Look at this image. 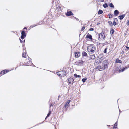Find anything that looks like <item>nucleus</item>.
Masks as SVG:
<instances>
[{"label": "nucleus", "mask_w": 129, "mask_h": 129, "mask_svg": "<svg viewBox=\"0 0 129 129\" xmlns=\"http://www.w3.org/2000/svg\"><path fill=\"white\" fill-rule=\"evenodd\" d=\"M95 57L94 55H90V58L94 60L95 58Z\"/></svg>", "instance_id": "obj_11"}, {"label": "nucleus", "mask_w": 129, "mask_h": 129, "mask_svg": "<svg viewBox=\"0 0 129 129\" xmlns=\"http://www.w3.org/2000/svg\"><path fill=\"white\" fill-rule=\"evenodd\" d=\"M129 68V65H127V66H125L123 68L119 70V72H123L124 71L125 69H127V68Z\"/></svg>", "instance_id": "obj_7"}, {"label": "nucleus", "mask_w": 129, "mask_h": 129, "mask_svg": "<svg viewBox=\"0 0 129 129\" xmlns=\"http://www.w3.org/2000/svg\"><path fill=\"white\" fill-rule=\"evenodd\" d=\"M100 24V23H97V25H99V24Z\"/></svg>", "instance_id": "obj_45"}, {"label": "nucleus", "mask_w": 129, "mask_h": 129, "mask_svg": "<svg viewBox=\"0 0 129 129\" xmlns=\"http://www.w3.org/2000/svg\"><path fill=\"white\" fill-rule=\"evenodd\" d=\"M106 44H108V43L107 42H106Z\"/></svg>", "instance_id": "obj_44"}, {"label": "nucleus", "mask_w": 129, "mask_h": 129, "mask_svg": "<svg viewBox=\"0 0 129 129\" xmlns=\"http://www.w3.org/2000/svg\"><path fill=\"white\" fill-rule=\"evenodd\" d=\"M114 30L112 28H111V30L110 31V34H113L114 33Z\"/></svg>", "instance_id": "obj_21"}, {"label": "nucleus", "mask_w": 129, "mask_h": 129, "mask_svg": "<svg viewBox=\"0 0 129 129\" xmlns=\"http://www.w3.org/2000/svg\"><path fill=\"white\" fill-rule=\"evenodd\" d=\"M70 102V100H69L68 101L66 102L65 105L64 107L65 108H66L67 107L68 105L69 104Z\"/></svg>", "instance_id": "obj_14"}, {"label": "nucleus", "mask_w": 129, "mask_h": 129, "mask_svg": "<svg viewBox=\"0 0 129 129\" xmlns=\"http://www.w3.org/2000/svg\"><path fill=\"white\" fill-rule=\"evenodd\" d=\"M104 0H98V1L99 2H103V1Z\"/></svg>", "instance_id": "obj_36"}, {"label": "nucleus", "mask_w": 129, "mask_h": 129, "mask_svg": "<svg viewBox=\"0 0 129 129\" xmlns=\"http://www.w3.org/2000/svg\"><path fill=\"white\" fill-rule=\"evenodd\" d=\"M9 70H7L6 71L4 70V71H2L1 72V73H2V72H3V74H4L8 72H9Z\"/></svg>", "instance_id": "obj_24"}, {"label": "nucleus", "mask_w": 129, "mask_h": 129, "mask_svg": "<svg viewBox=\"0 0 129 129\" xmlns=\"http://www.w3.org/2000/svg\"><path fill=\"white\" fill-rule=\"evenodd\" d=\"M22 57L25 58H26V53H23L22 54Z\"/></svg>", "instance_id": "obj_25"}, {"label": "nucleus", "mask_w": 129, "mask_h": 129, "mask_svg": "<svg viewBox=\"0 0 129 129\" xmlns=\"http://www.w3.org/2000/svg\"><path fill=\"white\" fill-rule=\"evenodd\" d=\"M116 63H121L122 61L118 58L116 60Z\"/></svg>", "instance_id": "obj_15"}, {"label": "nucleus", "mask_w": 129, "mask_h": 129, "mask_svg": "<svg viewBox=\"0 0 129 129\" xmlns=\"http://www.w3.org/2000/svg\"><path fill=\"white\" fill-rule=\"evenodd\" d=\"M108 23L110 26L112 27L113 26V24L111 21H108Z\"/></svg>", "instance_id": "obj_19"}, {"label": "nucleus", "mask_w": 129, "mask_h": 129, "mask_svg": "<svg viewBox=\"0 0 129 129\" xmlns=\"http://www.w3.org/2000/svg\"><path fill=\"white\" fill-rule=\"evenodd\" d=\"M103 6L105 8H106L108 7V5L107 3H105L103 5Z\"/></svg>", "instance_id": "obj_23"}, {"label": "nucleus", "mask_w": 129, "mask_h": 129, "mask_svg": "<svg viewBox=\"0 0 129 129\" xmlns=\"http://www.w3.org/2000/svg\"><path fill=\"white\" fill-rule=\"evenodd\" d=\"M74 76L76 77H80V76L79 75H77L76 74H74Z\"/></svg>", "instance_id": "obj_28"}, {"label": "nucleus", "mask_w": 129, "mask_h": 129, "mask_svg": "<svg viewBox=\"0 0 129 129\" xmlns=\"http://www.w3.org/2000/svg\"><path fill=\"white\" fill-rule=\"evenodd\" d=\"M119 11L117 10H115L114 12V14L115 16H117L119 14Z\"/></svg>", "instance_id": "obj_10"}, {"label": "nucleus", "mask_w": 129, "mask_h": 129, "mask_svg": "<svg viewBox=\"0 0 129 129\" xmlns=\"http://www.w3.org/2000/svg\"><path fill=\"white\" fill-rule=\"evenodd\" d=\"M117 121L114 124V128H117Z\"/></svg>", "instance_id": "obj_20"}, {"label": "nucleus", "mask_w": 129, "mask_h": 129, "mask_svg": "<svg viewBox=\"0 0 129 129\" xmlns=\"http://www.w3.org/2000/svg\"><path fill=\"white\" fill-rule=\"evenodd\" d=\"M86 37L87 38H89L90 40H92V36L90 34H87Z\"/></svg>", "instance_id": "obj_13"}, {"label": "nucleus", "mask_w": 129, "mask_h": 129, "mask_svg": "<svg viewBox=\"0 0 129 129\" xmlns=\"http://www.w3.org/2000/svg\"><path fill=\"white\" fill-rule=\"evenodd\" d=\"M115 20H117V19L115 18L114 19V20L113 21V24L114 26L116 25L117 24L116 22H115Z\"/></svg>", "instance_id": "obj_17"}, {"label": "nucleus", "mask_w": 129, "mask_h": 129, "mask_svg": "<svg viewBox=\"0 0 129 129\" xmlns=\"http://www.w3.org/2000/svg\"><path fill=\"white\" fill-rule=\"evenodd\" d=\"M49 113H50V114L51 113V111H49Z\"/></svg>", "instance_id": "obj_46"}, {"label": "nucleus", "mask_w": 129, "mask_h": 129, "mask_svg": "<svg viewBox=\"0 0 129 129\" xmlns=\"http://www.w3.org/2000/svg\"><path fill=\"white\" fill-rule=\"evenodd\" d=\"M57 74L61 77L64 76L66 74V73L64 71H62L57 72Z\"/></svg>", "instance_id": "obj_4"}, {"label": "nucleus", "mask_w": 129, "mask_h": 129, "mask_svg": "<svg viewBox=\"0 0 129 129\" xmlns=\"http://www.w3.org/2000/svg\"><path fill=\"white\" fill-rule=\"evenodd\" d=\"M75 18L76 19V20L77 21H78L79 20L78 19H77V18Z\"/></svg>", "instance_id": "obj_41"}, {"label": "nucleus", "mask_w": 129, "mask_h": 129, "mask_svg": "<svg viewBox=\"0 0 129 129\" xmlns=\"http://www.w3.org/2000/svg\"><path fill=\"white\" fill-rule=\"evenodd\" d=\"M27 29V28L26 27H24V29Z\"/></svg>", "instance_id": "obj_43"}, {"label": "nucleus", "mask_w": 129, "mask_h": 129, "mask_svg": "<svg viewBox=\"0 0 129 129\" xmlns=\"http://www.w3.org/2000/svg\"><path fill=\"white\" fill-rule=\"evenodd\" d=\"M84 62L82 60H81L79 61V63L83 64Z\"/></svg>", "instance_id": "obj_27"}, {"label": "nucleus", "mask_w": 129, "mask_h": 129, "mask_svg": "<svg viewBox=\"0 0 129 129\" xmlns=\"http://www.w3.org/2000/svg\"><path fill=\"white\" fill-rule=\"evenodd\" d=\"M53 106V105L52 104H51L50 105V107L51 106Z\"/></svg>", "instance_id": "obj_42"}, {"label": "nucleus", "mask_w": 129, "mask_h": 129, "mask_svg": "<svg viewBox=\"0 0 129 129\" xmlns=\"http://www.w3.org/2000/svg\"><path fill=\"white\" fill-rule=\"evenodd\" d=\"M37 25H38L37 24V25H36V24H34L33 25H32L31 26H30V27L33 28V27H34L36 26Z\"/></svg>", "instance_id": "obj_31"}, {"label": "nucleus", "mask_w": 129, "mask_h": 129, "mask_svg": "<svg viewBox=\"0 0 129 129\" xmlns=\"http://www.w3.org/2000/svg\"><path fill=\"white\" fill-rule=\"evenodd\" d=\"M109 6L111 8H114V6L112 3H110L109 4Z\"/></svg>", "instance_id": "obj_22"}, {"label": "nucleus", "mask_w": 129, "mask_h": 129, "mask_svg": "<svg viewBox=\"0 0 129 129\" xmlns=\"http://www.w3.org/2000/svg\"><path fill=\"white\" fill-rule=\"evenodd\" d=\"M25 42V40H24V42Z\"/></svg>", "instance_id": "obj_48"}, {"label": "nucleus", "mask_w": 129, "mask_h": 129, "mask_svg": "<svg viewBox=\"0 0 129 129\" xmlns=\"http://www.w3.org/2000/svg\"><path fill=\"white\" fill-rule=\"evenodd\" d=\"M94 29L93 28H90L89 29V31H93L94 30Z\"/></svg>", "instance_id": "obj_33"}, {"label": "nucleus", "mask_w": 129, "mask_h": 129, "mask_svg": "<svg viewBox=\"0 0 129 129\" xmlns=\"http://www.w3.org/2000/svg\"><path fill=\"white\" fill-rule=\"evenodd\" d=\"M20 40L21 43H22L23 42V41L22 40L20 39Z\"/></svg>", "instance_id": "obj_38"}, {"label": "nucleus", "mask_w": 129, "mask_h": 129, "mask_svg": "<svg viewBox=\"0 0 129 129\" xmlns=\"http://www.w3.org/2000/svg\"><path fill=\"white\" fill-rule=\"evenodd\" d=\"M74 78L71 77H70L68 79V83L69 84H71V83L73 82L74 81Z\"/></svg>", "instance_id": "obj_6"}, {"label": "nucleus", "mask_w": 129, "mask_h": 129, "mask_svg": "<svg viewBox=\"0 0 129 129\" xmlns=\"http://www.w3.org/2000/svg\"><path fill=\"white\" fill-rule=\"evenodd\" d=\"M107 48H105L104 51V53H106L107 52Z\"/></svg>", "instance_id": "obj_30"}, {"label": "nucleus", "mask_w": 129, "mask_h": 129, "mask_svg": "<svg viewBox=\"0 0 129 129\" xmlns=\"http://www.w3.org/2000/svg\"><path fill=\"white\" fill-rule=\"evenodd\" d=\"M87 79V78H84L82 79V82H85L86 80Z\"/></svg>", "instance_id": "obj_29"}, {"label": "nucleus", "mask_w": 129, "mask_h": 129, "mask_svg": "<svg viewBox=\"0 0 129 129\" xmlns=\"http://www.w3.org/2000/svg\"><path fill=\"white\" fill-rule=\"evenodd\" d=\"M108 62L106 60H104L102 64L99 65L97 66L96 69L98 70L101 71L102 69H104L108 67Z\"/></svg>", "instance_id": "obj_1"}, {"label": "nucleus", "mask_w": 129, "mask_h": 129, "mask_svg": "<svg viewBox=\"0 0 129 129\" xmlns=\"http://www.w3.org/2000/svg\"><path fill=\"white\" fill-rule=\"evenodd\" d=\"M80 55V52H75V57L76 58H78L79 57Z\"/></svg>", "instance_id": "obj_8"}, {"label": "nucleus", "mask_w": 129, "mask_h": 129, "mask_svg": "<svg viewBox=\"0 0 129 129\" xmlns=\"http://www.w3.org/2000/svg\"><path fill=\"white\" fill-rule=\"evenodd\" d=\"M59 97H60L59 96H58V100H59Z\"/></svg>", "instance_id": "obj_47"}, {"label": "nucleus", "mask_w": 129, "mask_h": 129, "mask_svg": "<svg viewBox=\"0 0 129 129\" xmlns=\"http://www.w3.org/2000/svg\"><path fill=\"white\" fill-rule=\"evenodd\" d=\"M124 51H122L121 52V53L122 54H123L124 53Z\"/></svg>", "instance_id": "obj_39"}, {"label": "nucleus", "mask_w": 129, "mask_h": 129, "mask_svg": "<svg viewBox=\"0 0 129 129\" xmlns=\"http://www.w3.org/2000/svg\"><path fill=\"white\" fill-rule=\"evenodd\" d=\"M66 15L67 16H69L73 15V14L72 12L69 11L67 12L66 13Z\"/></svg>", "instance_id": "obj_9"}, {"label": "nucleus", "mask_w": 129, "mask_h": 129, "mask_svg": "<svg viewBox=\"0 0 129 129\" xmlns=\"http://www.w3.org/2000/svg\"><path fill=\"white\" fill-rule=\"evenodd\" d=\"M103 12L102 10H99L98 11V14H102L103 13Z\"/></svg>", "instance_id": "obj_18"}, {"label": "nucleus", "mask_w": 129, "mask_h": 129, "mask_svg": "<svg viewBox=\"0 0 129 129\" xmlns=\"http://www.w3.org/2000/svg\"><path fill=\"white\" fill-rule=\"evenodd\" d=\"M98 39L99 41L104 40L105 39V34L103 32L98 34Z\"/></svg>", "instance_id": "obj_2"}, {"label": "nucleus", "mask_w": 129, "mask_h": 129, "mask_svg": "<svg viewBox=\"0 0 129 129\" xmlns=\"http://www.w3.org/2000/svg\"><path fill=\"white\" fill-rule=\"evenodd\" d=\"M109 18H112L113 17V16L111 14H108Z\"/></svg>", "instance_id": "obj_26"}, {"label": "nucleus", "mask_w": 129, "mask_h": 129, "mask_svg": "<svg viewBox=\"0 0 129 129\" xmlns=\"http://www.w3.org/2000/svg\"><path fill=\"white\" fill-rule=\"evenodd\" d=\"M126 47L127 49H129V47Z\"/></svg>", "instance_id": "obj_40"}, {"label": "nucleus", "mask_w": 129, "mask_h": 129, "mask_svg": "<svg viewBox=\"0 0 129 129\" xmlns=\"http://www.w3.org/2000/svg\"><path fill=\"white\" fill-rule=\"evenodd\" d=\"M50 115V113H48V114H47V116H46V117L45 118V119H46V118L47 117H48L49 116V115Z\"/></svg>", "instance_id": "obj_32"}, {"label": "nucleus", "mask_w": 129, "mask_h": 129, "mask_svg": "<svg viewBox=\"0 0 129 129\" xmlns=\"http://www.w3.org/2000/svg\"><path fill=\"white\" fill-rule=\"evenodd\" d=\"M127 21V25H129V20H128Z\"/></svg>", "instance_id": "obj_37"}, {"label": "nucleus", "mask_w": 129, "mask_h": 129, "mask_svg": "<svg viewBox=\"0 0 129 129\" xmlns=\"http://www.w3.org/2000/svg\"><path fill=\"white\" fill-rule=\"evenodd\" d=\"M82 56H86L87 55V53L84 51L82 52Z\"/></svg>", "instance_id": "obj_16"}, {"label": "nucleus", "mask_w": 129, "mask_h": 129, "mask_svg": "<svg viewBox=\"0 0 129 129\" xmlns=\"http://www.w3.org/2000/svg\"><path fill=\"white\" fill-rule=\"evenodd\" d=\"M87 50L90 53H93L96 50L95 47L93 45L89 46L87 47Z\"/></svg>", "instance_id": "obj_3"}, {"label": "nucleus", "mask_w": 129, "mask_h": 129, "mask_svg": "<svg viewBox=\"0 0 129 129\" xmlns=\"http://www.w3.org/2000/svg\"><path fill=\"white\" fill-rule=\"evenodd\" d=\"M125 14H123L119 16H118V18H119V19L121 20H122L124 17L125 16Z\"/></svg>", "instance_id": "obj_12"}, {"label": "nucleus", "mask_w": 129, "mask_h": 129, "mask_svg": "<svg viewBox=\"0 0 129 129\" xmlns=\"http://www.w3.org/2000/svg\"><path fill=\"white\" fill-rule=\"evenodd\" d=\"M26 34L25 33V32L24 31H23L21 32V38L23 39H24L26 36Z\"/></svg>", "instance_id": "obj_5"}, {"label": "nucleus", "mask_w": 129, "mask_h": 129, "mask_svg": "<svg viewBox=\"0 0 129 129\" xmlns=\"http://www.w3.org/2000/svg\"><path fill=\"white\" fill-rule=\"evenodd\" d=\"M101 63V61L100 60H99L98 61H97L96 62V63H98V64H99V63Z\"/></svg>", "instance_id": "obj_35"}, {"label": "nucleus", "mask_w": 129, "mask_h": 129, "mask_svg": "<svg viewBox=\"0 0 129 129\" xmlns=\"http://www.w3.org/2000/svg\"><path fill=\"white\" fill-rule=\"evenodd\" d=\"M85 27H83L81 29V30L83 31L85 29Z\"/></svg>", "instance_id": "obj_34"}]
</instances>
